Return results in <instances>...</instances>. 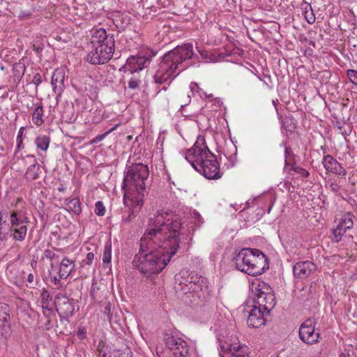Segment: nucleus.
I'll return each instance as SVG.
<instances>
[{
	"label": "nucleus",
	"mask_w": 357,
	"mask_h": 357,
	"mask_svg": "<svg viewBox=\"0 0 357 357\" xmlns=\"http://www.w3.org/2000/svg\"><path fill=\"white\" fill-rule=\"evenodd\" d=\"M26 67L24 59H20L18 62L15 63L13 66V77L14 82L18 84L23 77L25 73Z\"/></svg>",
	"instance_id": "22"
},
{
	"label": "nucleus",
	"mask_w": 357,
	"mask_h": 357,
	"mask_svg": "<svg viewBox=\"0 0 357 357\" xmlns=\"http://www.w3.org/2000/svg\"><path fill=\"white\" fill-rule=\"evenodd\" d=\"M298 333L300 339L305 344L312 345L319 342L320 333L315 332V322L311 319L301 324Z\"/></svg>",
	"instance_id": "13"
},
{
	"label": "nucleus",
	"mask_w": 357,
	"mask_h": 357,
	"mask_svg": "<svg viewBox=\"0 0 357 357\" xmlns=\"http://www.w3.org/2000/svg\"><path fill=\"white\" fill-rule=\"evenodd\" d=\"M10 310L8 304L0 303V320L3 322V326L10 328Z\"/></svg>",
	"instance_id": "25"
},
{
	"label": "nucleus",
	"mask_w": 357,
	"mask_h": 357,
	"mask_svg": "<svg viewBox=\"0 0 357 357\" xmlns=\"http://www.w3.org/2000/svg\"><path fill=\"white\" fill-rule=\"evenodd\" d=\"M164 342L175 357H195V350L185 340L177 335L165 333Z\"/></svg>",
	"instance_id": "7"
},
{
	"label": "nucleus",
	"mask_w": 357,
	"mask_h": 357,
	"mask_svg": "<svg viewBox=\"0 0 357 357\" xmlns=\"http://www.w3.org/2000/svg\"><path fill=\"white\" fill-rule=\"evenodd\" d=\"M347 76L351 83L357 85V70L349 69L347 70Z\"/></svg>",
	"instance_id": "47"
},
{
	"label": "nucleus",
	"mask_w": 357,
	"mask_h": 357,
	"mask_svg": "<svg viewBox=\"0 0 357 357\" xmlns=\"http://www.w3.org/2000/svg\"><path fill=\"white\" fill-rule=\"evenodd\" d=\"M174 290L184 295L185 302L191 305H202L213 297L208 279L188 270L183 269L174 276Z\"/></svg>",
	"instance_id": "3"
},
{
	"label": "nucleus",
	"mask_w": 357,
	"mask_h": 357,
	"mask_svg": "<svg viewBox=\"0 0 357 357\" xmlns=\"http://www.w3.org/2000/svg\"><path fill=\"white\" fill-rule=\"evenodd\" d=\"M8 238V232H3L1 230L0 231V241H6Z\"/></svg>",
	"instance_id": "58"
},
{
	"label": "nucleus",
	"mask_w": 357,
	"mask_h": 357,
	"mask_svg": "<svg viewBox=\"0 0 357 357\" xmlns=\"http://www.w3.org/2000/svg\"><path fill=\"white\" fill-rule=\"evenodd\" d=\"M131 204L132 208H128L126 211L123 212V214L122 215V220L126 223L130 222L136 216L135 213V209L140 210V208H139L138 207H135V206H134L132 202Z\"/></svg>",
	"instance_id": "35"
},
{
	"label": "nucleus",
	"mask_w": 357,
	"mask_h": 357,
	"mask_svg": "<svg viewBox=\"0 0 357 357\" xmlns=\"http://www.w3.org/2000/svg\"><path fill=\"white\" fill-rule=\"evenodd\" d=\"M252 293L254 294V297L252 299L254 305L259 306V307H260L261 310H262V305L265 301L266 295L263 294H258V292H252Z\"/></svg>",
	"instance_id": "39"
},
{
	"label": "nucleus",
	"mask_w": 357,
	"mask_h": 357,
	"mask_svg": "<svg viewBox=\"0 0 357 357\" xmlns=\"http://www.w3.org/2000/svg\"><path fill=\"white\" fill-rule=\"evenodd\" d=\"M94 259V254L93 252H89L86 255V259L82 262L83 265H91Z\"/></svg>",
	"instance_id": "50"
},
{
	"label": "nucleus",
	"mask_w": 357,
	"mask_h": 357,
	"mask_svg": "<svg viewBox=\"0 0 357 357\" xmlns=\"http://www.w3.org/2000/svg\"><path fill=\"white\" fill-rule=\"evenodd\" d=\"M328 184L330 190L334 193H337L340 189V185L337 184L335 181H328Z\"/></svg>",
	"instance_id": "49"
},
{
	"label": "nucleus",
	"mask_w": 357,
	"mask_h": 357,
	"mask_svg": "<svg viewBox=\"0 0 357 357\" xmlns=\"http://www.w3.org/2000/svg\"><path fill=\"white\" fill-rule=\"evenodd\" d=\"M340 357H356L355 351L354 350L344 349L340 355Z\"/></svg>",
	"instance_id": "52"
},
{
	"label": "nucleus",
	"mask_w": 357,
	"mask_h": 357,
	"mask_svg": "<svg viewBox=\"0 0 357 357\" xmlns=\"http://www.w3.org/2000/svg\"><path fill=\"white\" fill-rule=\"evenodd\" d=\"M105 212H106V208H105V206H104L102 202H101V201L96 202L95 204L94 213L98 216H103L105 214Z\"/></svg>",
	"instance_id": "44"
},
{
	"label": "nucleus",
	"mask_w": 357,
	"mask_h": 357,
	"mask_svg": "<svg viewBox=\"0 0 357 357\" xmlns=\"http://www.w3.org/2000/svg\"><path fill=\"white\" fill-rule=\"evenodd\" d=\"M268 268V259L266 255L259 250L250 248L249 266L246 268L248 275L252 276L259 275Z\"/></svg>",
	"instance_id": "9"
},
{
	"label": "nucleus",
	"mask_w": 357,
	"mask_h": 357,
	"mask_svg": "<svg viewBox=\"0 0 357 357\" xmlns=\"http://www.w3.org/2000/svg\"><path fill=\"white\" fill-rule=\"evenodd\" d=\"M278 116L280 121L282 132L289 137L296 128V120L292 116L282 117L279 112H278Z\"/></svg>",
	"instance_id": "21"
},
{
	"label": "nucleus",
	"mask_w": 357,
	"mask_h": 357,
	"mask_svg": "<svg viewBox=\"0 0 357 357\" xmlns=\"http://www.w3.org/2000/svg\"><path fill=\"white\" fill-rule=\"evenodd\" d=\"M36 86H39L42 83V77L39 73H35L31 80Z\"/></svg>",
	"instance_id": "53"
},
{
	"label": "nucleus",
	"mask_w": 357,
	"mask_h": 357,
	"mask_svg": "<svg viewBox=\"0 0 357 357\" xmlns=\"http://www.w3.org/2000/svg\"><path fill=\"white\" fill-rule=\"evenodd\" d=\"M312 284H310V286L307 288V289H306L305 288H303V291H307L308 294L307 295L305 296V294H302L301 296H300V298L303 301V302H306V301H310V299H312L313 298V294H312Z\"/></svg>",
	"instance_id": "45"
},
{
	"label": "nucleus",
	"mask_w": 357,
	"mask_h": 357,
	"mask_svg": "<svg viewBox=\"0 0 357 357\" xmlns=\"http://www.w3.org/2000/svg\"><path fill=\"white\" fill-rule=\"evenodd\" d=\"M219 354L220 357H250L249 349L239 342H231L227 340H220Z\"/></svg>",
	"instance_id": "12"
},
{
	"label": "nucleus",
	"mask_w": 357,
	"mask_h": 357,
	"mask_svg": "<svg viewBox=\"0 0 357 357\" xmlns=\"http://www.w3.org/2000/svg\"><path fill=\"white\" fill-rule=\"evenodd\" d=\"M290 169L299 174L302 178H307L310 176L309 172L302 167L297 165L296 162L291 164Z\"/></svg>",
	"instance_id": "37"
},
{
	"label": "nucleus",
	"mask_w": 357,
	"mask_h": 357,
	"mask_svg": "<svg viewBox=\"0 0 357 357\" xmlns=\"http://www.w3.org/2000/svg\"><path fill=\"white\" fill-rule=\"evenodd\" d=\"M110 307H111V305L109 303H108L107 304V305L104 307V313L105 314H109L110 313Z\"/></svg>",
	"instance_id": "61"
},
{
	"label": "nucleus",
	"mask_w": 357,
	"mask_h": 357,
	"mask_svg": "<svg viewBox=\"0 0 357 357\" xmlns=\"http://www.w3.org/2000/svg\"><path fill=\"white\" fill-rule=\"evenodd\" d=\"M54 305L59 316L60 321L69 322V317L75 312V300L69 298L66 295L59 293L54 298Z\"/></svg>",
	"instance_id": "10"
},
{
	"label": "nucleus",
	"mask_w": 357,
	"mask_h": 357,
	"mask_svg": "<svg viewBox=\"0 0 357 357\" xmlns=\"http://www.w3.org/2000/svg\"><path fill=\"white\" fill-rule=\"evenodd\" d=\"M192 43H184L178 45L172 50L166 52L158 65V68L153 76V82L162 85L169 80L167 86L157 89V93L161 91H167L172 81L182 71L189 66L188 61L194 56Z\"/></svg>",
	"instance_id": "2"
},
{
	"label": "nucleus",
	"mask_w": 357,
	"mask_h": 357,
	"mask_svg": "<svg viewBox=\"0 0 357 357\" xmlns=\"http://www.w3.org/2000/svg\"><path fill=\"white\" fill-rule=\"evenodd\" d=\"M60 279H61L60 278H57L54 277L53 279L54 283L56 285L60 284Z\"/></svg>",
	"instance_id": "64"
},
{
	"label": "nucleus",
	"mask_w": 357,
	"mask_h": 357,
	"mask_svg": "<svg viewBox=\"0 0 357 357\" xmlns=\"http://www.w3.org/2000/svg\"><path fill=\"white\" fill-rule=\"evenodd\" d=\"M71 264H73V267H74L75 264H73V261L70 260L67 257L63 259L60 264V268L59 271L60 278L66 279L68 277L73 269L69 266Z\"/></svg>",
	"instance_id": "26"
},
{
	"label": "nucleus",
	"mask_w": 357,
	"mask_h": 357,
	"mask_svg": "<svg viewBox=\"0 0 357 357\" xmlns=\"http://www.w3.org/2000/svg\"><path fill=\"white\" fill-rule=\"evenodd\" d=\"M31 13L29 11L21 10L18 15V17L21 20L26 19L30 17Z\"/></svg>",
	"instance_id": "55"
},
{
	"label": "nucleus",
	"mask_w": 357,
	"mask_h": 357,
	"mask_svg": "<svg viewBox=\"0 0 357 357\" xmlns=\"http://www.w3.org/2000/svg\"><path fill=\"white\" fill-rule=\"evenodd\" d=\"M118 126V125H116L115 126L112 127V128H110L109 130H107V132H104L103 134H101V135H97L96 137H94L91 141V144H98V142H101L102 140H103L109 133H111L112 131H114L116 127Z\"/></svg>",
	"instance_id": "43"
},
{
	"label": "nucleus",
	"mask_w": 357,
	"mask_h": 357,
	"mask_svg": "<svg viewBox=\"0 0 357 357\" xmlns=\"http://www.w3.org/2000/svg\"><path fill=\"white\" fill-rule=\"evenodd\" d=\"M250 251V248H243L236 253L232 259L235 268L247 274L248 271H246V268L249 266Z\"/></svg>",
	"instance_id": "20"
},
{
	"label": "nucleus",
	"mask_w": 357,
	"mask_h": 357,
	"mask_svg": "<svg viewBox=\"0 0 357 357\" xmlns=\"http://www.w3.org/2000/svg\"><path fill=\"white\" fill-rule=\"evenodd\" d=\"M130 17L127 15L119 14L114 20V23L119 31H124L130 24Z\"/></svg>",
	"instance_id": "27"
},
{
	"label": "nucleus",
	"mask_w": 357,
	"mask_h": 357,
	"mask_svg": "<svg viewBox=\"0 0 357 357\" xmlns=\"http://www.w3.org/2000/svg\"><path fill=\"white\" fill-rule=\"evenodd\" d=\"M292 162H296V155L291 148H286L284 150V165L291 167Z\"/></svg>",
	"instance_id": "38"
},
{
	"label": "nucleus",
	"mask_w": 357,
	"mask_h": 357,
	"mask_svg": "<svg viewBox=\"0 0 357 357\" xmlns=\"http://www.w3.org/2000/svg\"><path fill=\"white\" fill-rule=\"evenodd\" d=\"M44 328L46 331H50L53 328V324L52 323V319H47V321L44 324Z\"/></svg>",
	"instance_id": "56"
},
{
	"label": "nucleus",
	"mask_w": 357,
	"mask_h": 357,
	"mask_svg": "<svg viewBox=\"0 0 357 357\" xmlns=\"http://www.w3.org/2000/svg\"><path fill=\"white\" fill-rule=\"evenodd\" d=\"M181 224L177 219H166L163 214L149 218L148 227L140 239L139 252L133 264L144 277L160 273L169 263L180 246Z\"/></svg>",
	"instance_id": "1"
},
{
	"label": "nucleus",
	"mask_w": 357,
	"mask_h": 357,
	"mask_svg": "<svg viewBox=\"0 0 357 357\" xmlns=\"http://www.w3.org/2000/svg\"><path fill=\"white\" fill-rule=\"evenodd\" d=\"M35 109L32 114V121L36 126H40L44 123V109L42 102L34 104Z\"/></svg>",
	"instance_id": "23"
},
{
	"label": "nucleus",
	"mask_w": 357,
	"mask_h": 357,
	"mask_svg": "<svg viewBox=\"0 0 357 357\" xmlns=\"http://www.w3.org/2000/svg\"><path fill=\"white\" fill-rule=\"evenodd\" d=\"M99 355L100 357H111L110 355H108L105 351L103 350V348L99 349Z\"/></svg>",
	"instance_id": "60"
},
{
	"label": "nucleus",
	"mask_w": 357,
	"mask_h": 357,
	"mask_svg": "<svg viewBox=\"0 0 357 357\" xmlns=\"http://www.w3.org/2000/svg\"><path fill=\"white\" fill-rule=\"evenodd\" d=\"M64 83V75L62 72L56 70L52 76V81L51 84L54 88V91H56V89L57 87H61V86H63Z\"/></svg>",
	"instance_id": "31"
},
{
	"label": "nucleus",
	"mask_w": 357,
	"mask_h": 357,
	"mask_svg": "<svg viewBox=\"0 0 357 357\" xmlns=\"http://www.w3.org/2000/svg\"><path fill=\"white\" fill-rule=\"evenodd\" d=\"M34 280V276L32 273H29L27 276V282L29 283H32Z\"/></svg>",
	"instance_id": "62"
},
{
	"label": "nucleus",
	"mask_w": 357,
	"mask_h": 357,
	"mask_svg": "<svg viewBox=\"0 0 357 357\" xmlns=\"http://www.w3.org/2000/svg\"><path fill=\"white\" fill-rule=\"evenodd\" d=\"M155 54L156 52L150 49L142 50L137 55L129 56L123 68L125 72L129 71L130 74L139 73V71L149 66L152 58Z\"/></svg>",
	"instance_id": "8"
},
{
	"label": "nucleus",
	"mask_w": 357,
	"mask_h": 357,
	"mask_svg": "<svg viewBox=\"0 0 357 357\" xmlns=\"http://www.w3.org/2000/svg\"><path fill=\"white\" fill-rule=\"evenodd\" d=\"M149 169L143 163H132L126 165L122 184L124 202L129 199L135 207L141 208L144 197L148 195Z\"/></svg>",
	"instance_id": "4"
},
{
	"label": "nucleus",
	"mask_w": 357,
	"mask_h": 357,
	"mask_svg": "<svg viewBox=\"0 0 357 357\" xmlns=\"http://www.w3.org/2000/svg\"><path fill=\"white\" fill-rule=\"evenodd\" d=\"M10 215H14L18 218L24 220H29L28 217L26 215V213L22 210L19 211H13Z\"/></svg>",
	"instance_id": "51"
},
{
	"label": "nucleus",
	"mask_w": 357,
	"mask_h": 357,
	"mask_svg": "<svg viewBox=\"0 0 357 357\" xmlns=\"http://www.w3.org/2000/svg\"><path fill=\"white\" fill-rule=\"evenodd\" d=\"M91 50L86 61L92 65H103L109 62L115 50L113 34H108L105 29L96 30L91 36Z\"/></svg>",
	"instance_id": "5"
},
{
	"label": "nucleus",
	"mask_w": 357,
	"mask_h": 357,
	"mask_svg": "<svg viewBox=\"0 0 357 357\" xmlns=\"http://www.w3.org/2000/svg\"><path fill=\"white\" fill-rule=\"evenodd\" d=\"M354 215L351 213H346L340 219L337 224L342 227L344 229H351L354 226Z\"/></svg>",
	"instance_id": "28"
},
{
	"label": "nucleus",
	"mask_w": 357,
	"mask_h": 357,
	"mask_svg": "<svg viewBox=\"0 0 357 357\" xmlns=\"http://www.w3.org/2000/svg\"><path fill=\"white\" fill-rule=\"evenodd\" d=\"M50 143V138L46 135H39L35 139V144L38 149L47 151Z\"/></svg>",
	"instance_id": "32"
},
{
	"label": "nucleus",
	"mask_w": 357,
	"mask_h": 357,
	"mask_svg": "<svg viewBox=\"0 0 357 357\" xmlns=\"http://www.w3.org/2000/svg\"><path fill=\"white\" fill-rule=\"evenodd\" d=\"M24 128L21 127L18 131L16 142H17V149L15 151V155L22 149H24L22 135Z\"/></svg>",
	"instance_id": "41"
},
{
	"label": "nucleus",
	"mask_w": 357,
	"mask_h": 357,
	"mask_svg": "<svg viewBox=\"0 0 357 357\" xmlns=\"http://www.w3.org/2000/svg\"><path fill=\"white\" fill-rule=\"evenodd\" d=\"M10 220L12 227H20L21 225H26V223H28L29 220H24L20 218H18L14 215H10Z\"/></svg>",
	"instance_id": "40"
},
{
	"label": "nucleus",
	"mask_w": 357,
	"mask_h": 357,
	"mask_svg": "<svg viewBox=\"0 0 357 357\" xmlns=\"http://www.w3.org/2000/svg\"><path fill=\"white\" fill-rule=\"evenodd\" d=\"M120 357H132L131 349L127 345H123L121 348L116 349Z\"/></svg>",
	"instance_id": "42"
},
{
	"label": "nucleus",
	"mask_w": 357,
	"mask_h": 357,
	"mask_svg": "<svg viewBox=\"0 0 357 357\" xmlns=\"http://www.w3.org/2000/svg\"><path fill=\"white\" fill-rule=\"evenodd\" d=\"M301 8L303 10V15L307 23L310 24H314L316 17L311 4L303 0L301 3Z\"/></svg>",
	"instance_id": "24"
},
{
	"label": "nucleus",
	"mask_w": 357,
	"mask_h": 357,
	"mask_svg": "<svg viewBox=\"0 0 357 357\" xmlns=\"http://www.w3.org/2000/svg\"><path fill=\"white\" fill-rule=\"evenodd\" d=\"M11 231H13L14 240L22 241L26 237L27 227L26 225H21L20 227H13L11 229Z\"/></svg>",
	"instance_id": "30"
},
{
	"label": "nucleus",
	"mask_w": 357,
	"mask_h": 357,
	"mask_svg": "<svg viewBox=\"0 0 357 357\" xmlns=\"http://www.w3.org/2000/svg\"><path fill=\"white\" fill-rule=\"evenodd\" d=\"M347 231V229H344L342 227L337 224V226L331 230V234L330 236L331 241L333 243H339Z\"/></svg>",
	"instance_id": "29"
},
{
	"label": "nucleus",
	"mask_w": 357,
	"mask_h": 357,
	"mask_svg": "<svg viewBox=\"0 0 357 357\" xmlns=\"http://www.w3.org/2000/svg\"><path fill=\"white\" fill-rule=\"evenodd\" d=\"M132 76L130 77V80L128 82V86L131 89H137L139 88L140 84H142V80L140 75L138 73L132 74Z\"/></svg>",
	"instance_id": "36"
},
{
	"label": "nucleus",
	"mask_w": 357,
	"mask_h": 357,
	"mask_svg": "<svg viewBox=\"0 0 357 357\" xmlns=\"http://www.w3.org/2000/svg\"><path fill=\"white\" fill-rule=\"evenodd\" d=\"M190 89H191L192 91L197 90V91H199V90H201V89L199 88L198 84L196 83V82H191V84H190Z\"/></svg>",
	"instance_id": "59"
},
{
	"label": "nucleus",
	"mask_w": 357,
	"mask_h": 357,
	"mask_svg": "<svg viewBox=\"0 0 357 357\" xmlns=\"http://www.w3.org/2000/svg\"><path fill=\"white\" fill-rule=\"evenodd\" d=\"M280 146H281V147H284V149H285L286 148H291L290 146H287V142H286L285 141H282V142L280 144Z\"/></svg>",
	"instance_id": "63"
},
{
	"label": "nucleus",
	"mask_w": 357,
	"mask_h": 357,
	"mask_svg": "<svg viewBox=\"0 0 357 357\" xmlns=\"http://www.w3.org/2000/svg\"><path fill=\"white\" fill-rule=\"evenodd\" d=\"M43 307V314L46 319H52V317H54V313L52 308L50 307L48 305H42Z\"/></svg>",
	"instance_id": "46"
},
{
	"label": "nucleus",
	"mask_w": 357,
	"mask_h": 357,
	"mask_svg": "<svg viewBox=\"0 0 357 357\" xmlns=\"http://www.w3.org/2000/svg\"><path fill=\"white\" fill-rule=\"evenodd\" d=\"M66 205L68 206L69 211L76 215H79L82 212L81 203L79 198L75 197L71 199L68 203H66Z\"/></svg>",
	"instance_id": "34"
},
{
	"label": "nucleus",
	"mask_w": 357,
	"mask_h": 357,
	"mask_svg": "<svg viewBox=\"0 0 357 357\" xmlns=\"http://www.w3.org/2000/svg\"><path fill=\"white\" fill-rule=\"evenodd\" d=\"M158 214H160V213H158ZM161 214H163L164 217L166 218V219H172V220H175V219H177L180 221V222H181V220L180 219H178V218H168V213H161ZM191 220L189 223L190 225V228L188 229V232H185V231L184 230V228L183 227V226L181 225V229H182V232L184 233V235L182 236L179 234V238H180V241L181 242V239L183 238V239H186L188 236H192L193 235V232L194 231L197 229V228H199L200 227L202 224L204 223V219L201 216V215L196 211H194L192 213H191ZM182 225V223H181Z\"/></svg>",
	"instance_id": "15"
},
{
	"label": "nucleus",
	"mask_w": 357,
	"mask_h": 357,
	"mask_svg": "<svg viewBox=\"0 0 357 357\" xmlns=\"http://www.w3.org/2000/svg\"><path fill=\"white\" fill-rule=\"evenodd\" d=\"M24 159L29 160V162L30 163V165L27 168L24 176V178L27 182L38 179L42 172V167L37 161L36 156L32 154H28L24 158Z\"/></svg>",
	"instance_id": "16"
},
{
	"label": "nucleus",
	"mask_w": 357,
	"mask_h": 357,
	"mask_svg": "<svg viewBox=\"0 0 357 357\" xmlns=\"http://www.w3.org/2000/svg\"><path fill=\"white\" fill-rule=\"evenodd\" d=\"M252 292H258V294H265V301L262 305V310L266 314H270V312L274 308L276 304V298L271 287L267 283L257 280L252 282Z\"/></svg>",
	"instance_id": "11"
},
{
	"label": "nucleus",
	"mask_w": 357,
	"mask_h": 357,
	"mask_svg": "<svg viewBox=\"0 0 357 357\" xmlns=\"http://www.w3.org/2000/svg\"><path fill=\"white\" fill-rule=\"evenodd\" d=\"M45 255L47 258L53 259L56 255H55V253L52 252L50 250H45Z\"/></svg>",
	"instance_id": "57"
},
{
	"label": "nucleus",
	"mask_w": 357,
	"mask_h": 357,
	"mask_svg": "<svg viewBox=\"0 0 357 357\" xmlns=\"http://www.w3.org/2000/svg\"><path fill=\"white\" fill-rule=\"evenodd\" d=\"M112 259V243L107 242L105 243L102 255V261L105 268L108 267L111 264Z\"/></svg>",
	"instance_id": "33"
},
{
	"label": "nucleus",
	"mask_w": 357,
	"mask_h": 357,
	"mask_svg": "<svg viewBox=\"0 0 357 357\" xmlns=\"http://www.w3.org/2000/svg\"><path fill=\"white\" fill-rule=\"evenodd\" d=\"M317 268V266L311 261H298L293 267V274L296 278H307Z\"/></svg>",
	"instance_id": "18"
},
{
	"label": "nucleus",
	"mask_w": 357,
	"mask_h": 357,
	"mask_svg": "<svg viewBox=\"0 0 357 357\" xmlns=\"http://www.w3.org/2000/svg\"><path fill=\"white\" fill-rule=\"evenodd\" d=\"M86 328L85 327H79L77 332V336L79 340H83L86 337Z\"/></svg>",
	"instance_id": "48"
},
{
	"label": "nucleus",
	"mask_w": 357,
	"mask_h": 357,
	"mask_svg": "<svg viewBox=\"0 0 357 357\" xmlns=\"http://www.w3.org/2000/svg\"><path fill=\"white\" fill-rule=\"evenodd\" d=\"M208 151H211L206 144L204 137L199 135L193 146L186 151L185 159L188 162L195 163V160L202 159Z\"/></svg>",
	"instance_id": "14"
},
{
	"label": "nucleus",
	"mask_w": 357,
	"mask_h": 357,
	"mask_svg": "<svg viewBox=\"0 0 357 357\" xmlns=\"http://www.w3.org/2000/svg\"><path fill=\"white\" fill-rule=\"evenodd\" d=\"M50 297V295L48 294V292L47 291H43L42 293H41V298H42V300H41V303H42V305H48V298Z\"/></svg>",
	"instance_id": "54"
},
{
	"label": "nucleus",
	"mask_w": 357,
	"mask_h": 357,
	"mask_svg": "<svg viewBox=\"0 0 357 357\" xmlns=\"http://www.w3.org/2000/svg\"><path fill=\"white\" fill-rule=\"evenodd\" d=\"M322 164L325 169L328 172L341 176L347 174L346 169L331 155L324 156Z\"/></svg>",
	"instance_id": "19"
},
{
	"label": "nucleus",
	"mask_w": 357,
	"mask_h": 357,
	"mask_svg": "<svg viewBox=\"0 0 357 357\" xmlns=\"http://www.w3.org/2000/svg\"><path fill=\"white\" fill-rule=\"evenodd\" d=\"M192 167L207 179H219L222 177L220 163L216 156L208 151L202 159L195 160L194 162H189Z\"/></svg>",
	"instance_id": "6"
},
{
	"label": "nucleus",
	"mask_w": 357,
	"mask_h": 357,
	"mask_svg": "<svg viewBox=\"0 0 357 357\" xmlns=\"http://www.w3.org/2000/svg\"><path fill=\"white\" fill-rule=\"evenodd\" d=\"M268 314H266L259 306L253 305L252 309L250 312L247 324L250 327L255 328H259L266 324V317Z\"/></svg>",
	"instance_id": "17"
}]
</instances>
